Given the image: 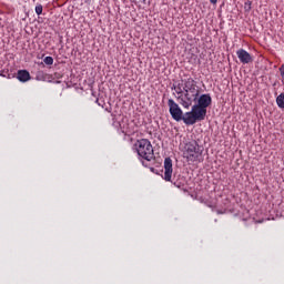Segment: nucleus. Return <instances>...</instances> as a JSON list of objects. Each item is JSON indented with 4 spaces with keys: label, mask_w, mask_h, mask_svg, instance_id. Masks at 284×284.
I'll return each mask as SVG.
<instances>
[{
    "label": "nucleus",
    "mask_w": 284,
    "mask_h": 284,
    "mask_svg": "<svg viewBox=\"0 0 284 284\" xmlns=\"http://www.w3.org/2000/svg\"><path fill=\"white\" fill-rule=\"evenodd\" d=\"M184 101L182 103L183 108H190V105H192V103H194V101L199 100V94L201 93V91H199V87L196 85V82L194 81V79L189 78L185 82H184Z\"/></svg>",
    "instance_id": "obj_1"
},
{
    "label": "nucleus",
    "mask_w": 284,
    "mask_h": 284,
    "mask_svg": "<svg viewBox=\"0 0 284 284\" xmlns=\"http://www.w3.org/2000/svg\"><path fill=\"white\" fill-rule=\"evenodd\" d=\"M134 148L141 156V159H144L145 161H153L154 159V148L152 146V142L148 139H141L138 140L134 143Z\"/></svg>",
    "instance_id": "obj_2"
},
{
    "label": "nucleus",
    "mask_w": 284,
    "mask_h": 284,
    "mask_svg": "<svg viewBox=\"0 0 284 284\" xmlns=\"http://www.w3.org/2000/svg\"><path fill=\"white\" fill-rule=\"evenodd\" d=\"M207 115V109H203L197 104L192 106L190 112H186L183 116V122L185 125H194L196 121H205V116Z\"/></svg>",
    "instance_id": "obj_3"
},
{
    "label": "nucleus",
    "mask_w": 284,
    "mask_h": 284,
    "mask_svg": "<svg viewBox=\"0 0 284 284\" xmlns=\"http://www.w3.org/2000/svg\"><path fill=\"white\" fill-rule=\"evenodd\" d=\"M203 154V149L199 145L197 141H191L184 146V155L187 161H199V158Z\"/></svg>",
    "instance_id": "obj_4"
},
{
    "label": "nucleus",
    "mask_w": 284,
    "mask_h": 284,
    "mask_svg": "<svg viewBox=\"0 0 284 284\" xmlns=\"http://www.w3.org/2000/svg\"><path fill=\"white\" fill-rule=\"evenodd\" d=\"M168 105L172 119H174V121H183V110H181V106H179L173 99L168 101Z\"/></svg>",
    "instance_id": "obj_5"
},
{
    "label": "nucleus",
    "mask_w": 284,
    "mask_h": 284,
    "mask_svg": "<svg viewBox=\"0 0 284 284\" xmlns=\"http://www.w3.org/2000/svg\"><path fill=\"white\" fill-rule=\"evenodd\" d=\"M237 59L241 61L243 64L252 63L254 59L252 58V54L247 52L245 49H240L236 51Z\"/></svg>",
    "instance_id": "obj_6"
},
{
    "label": "nucleus",
    "mask_w": 284,
    "mask_h": 284,
    "mask_svg": "<svg viewBox=\"0 0 284 284\" xmlns=\"http://www.w3.org/2000/svg\"><path fill=\"white\" fill-rule=\"evenodd\" d=\"M172 172H173V169H172V159L171 158H165L164 160V181H172Z\"/></svg>",
    "instance_id": "obj_7"
},
{
    "label": "nucleus",
    "mask_w": 284,
    "mask_h": 284,
    "mask_svg": "<svg viewBox=\"0 0 284 284\" xmlns=\"http://www.w3.org/2000/svg\"><path fill=\"white\" fill-rule=\"evenodd\" d=\"M197 106L207 110V108H210V105H212V97L210 94H202L199 99H197Z\"/></svg>",
    "instance_id": "obj_8"
},
{
    "label": "nucleus",
    "mask_w": 284,
    "mask_h": 284,
    "mask_svg": "<svg viewBox=\"0 0 284 284\" xmlns=\"http://www.w3.org/2000/svg\"><path fill=\"white\" fill-rule=\"evenodd\" d=\"M17 79L20 80L21 83L30 81V72L28 70H19Z\"/></svg>",
    "instance_id": "obj_9"
},
{
    "label": "nucleus",
    "mask_w": 284,
    "mask_h": 284,
    "mask_svg": "<svg viewBox=\"0 0 284 284\" xmlns=\"http://www.w3.org/2000/svg\"><path fill=\"white\" fill-rule=\"evenodd\" d=\"M276 103L281 110H284V92L276 98Z\"/></svg>",
    "instance_id": "obj_10"
},
{
    "label": "nucleus",
    "mask_w": 284,
    "mask_h": 284,
    "mask_svg": "<svg viewBox=\"0 0 284 284\" xmlns=\"http://www.w3.org/2000/svg\"><path fill=\"white\" fill-rule=\"evenodd\" d=\"M43 61H44L45 65H52L54 63V59L52 57H50V55L45 57L43 59Z\"/></svg>",
    "instance_id": "obj_11"
},
{
    "label": "nucleus",
    "mask_w": 284,
    "mask_h": 284,
    "mask_svg": "<svg viewBox=\"0 0 284 284\" xmlns=\"http://www.w3.org/2000/svg\"><path fill=\"white\" fill-rule=\"evenodd\" d=\"M36 14H38V16L43 14V6L42 4L36 6Z\"/></svg>",
    "instance_id": "obj_12"
},
{
    "label": "nucleus",
    "mask_w": 284,
    "mask_h": 284,
    "mask_svg": "<svg viewBox=\"0 0 284 284\" xmlns=\"http://www.w3.org/2000/svg\"><path fill=\"white\" fill-rule=\"evenodd\" d=\"M37 80H38V81H43V80H45V73H43V71H39V72L37 73Z\"/></svg>",
    "instance_id": "obj_13"
},
{
    "label": "nucleus",
    "mask_w": 284,
    "mask_h": 284,
    "mask_svg": "<svg viewBox=\"0 0 284 284\" xmlns=\"http://www.w3.org/2000/svg\"><path fill=\"white\" fill-rule=\"evenodd\" d=\"M278 71H280V75L282 78V82L284 83V63L280 67Z\"/></svg>",
    "instance_id": "obj_14"
},
{
    "label": "nucleus",
    "mask_w": 284,
    "mask_h": 284,
    "mask_svg": "<svg viewBox=\"0 0 284 284\" xmlns=\"http://www.w3.org/2000/svg\"><path fill=\"white\" fill-rule=\"evenodd\" d=\"M210 3H212V6H216V3H219V0H209Z\"/></svg>",
    "instance_id": "obj_15"
},
{
    "label": "nucleus",
    "mask_w": 284,
    "mask_h": 284,
    "mask_svg": "<svg viewBox=\"0 0 284 284\" xmlns=\"http://www.w3.org/2000/svg\"><path fill=\"white\" fill-rule=\"evenodd\" d=\"M181 92H183V91L180 89V91H178V94H181Z\"/></svg>",
    "instance_id": "obj_16"
}]
</instances>
